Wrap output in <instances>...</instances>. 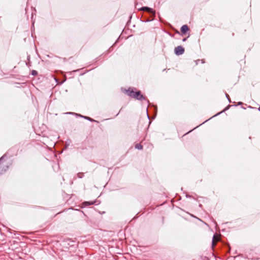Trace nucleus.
Returning a JSON list of instances; mask_svg holds the SVG:
<instances>
[{"mask_svg":"<svg viewBox=\"0 0 260 260\" xmlns=\"http://www.w3.org/2000/svg\"><path fill=\"white\" fill-rule=\"evenodd\" d=\"M127 95L131 97H133L138 100H142L144 99L143 95H142L140 91H134L133 90H128L126 91Z\"/></svg>","mask_w":260,"mask_h":260,"instance_id":"1","label":"nucleus"},{"mask_svg":"<svg viewBox=\"0 0 260 260\" xmlns=\"http://www.w3.org/2000/svg\"><path fill=\"white\" fill-rule=\"evenodd\" d=\"M184 52V48L181 46H178L175 49V52L176 55H181Z\"/></svg>","mask_w":260,"mask_h":260,"instance_id":"2","label":"nucleus"},{"mask_svg":"<svg viewBox=\"0 0 260 260\" xmlns=\"http://www.w3.org/2000/svg\"><path fill=\"white\" fill-rule=\"evenodd\" d=\"M141 10L146 11L149 13H152L153 15L154 14V12L153 11V10L148 7H143L141 8Z\"/></svg>","mask_w":260,"mask_h":260,"instance_id":"3","label":"nucleus"},{"mask_svg":"<svg viewBox=\"0 0 260 260\" xmlns=\"http://www.w3.org/2000/svg\"><path fill=\"white\" fill-rule=\"evenodd\" d=\"M188 28L187 25H184L181 27V31L183 33H185L187 30Z\"/></svg>","mask_w":260,"mask_h":260,"instance_id":"4","label":"nucleus"},{"mask_svg":"<svg viewBox=\"0 0 260 260\" xmlns=\"http://www.w3.org/2000/svg\"><path fill=\"white\" fill-rule=\"evenodd\" d=\"M219 240V238L216 235H214L213 236V241H212V244L213 245H215L216 244V243Z\"/></svg>","mask_w":260,"mask_h":260,"instance_id":"5","label":"nucleus"},{"mask_svg":"<svg viewBox=\"0 0 260 260\" xmlns=\"http://www.w3.org/2000/svg\"><path fill=\"white\" fill-rule=\"evenodd\" d=\"M135 147H136V148L138 149H141L142 148V146L139 144H136Z\"/></svg>","mask_w":260,"mask_h":260,"instance_id":"6","label":"nucleus"},{"mask_svg":"<svg viewBox=\"0 0 260 260\" xmlns=\"http://www.w3.org/2000/svg\"><path fill=\"white\" fill-rule=\"evenodd\" d=\"M36 72L34 71L32 72V74L35 75L36 74Z\"/></svg>","mask_w":260,"mask_h":260,"instance_id":"7","label":"nucleus"},{"mask_svg":"<svg viewBox=\"0 0 260 260\" xmlns=\"http://www.w3.org/2000/svg\"><path fill=\"white\" fill-rule=\"evenodd\" d=\"M2 159H3L2 158L1 159H0V161L2 160Z\"/></svg>","mask_w":260,"mask_h":260,"instance_id":"8","label":"nucleus"}]
</instances>
